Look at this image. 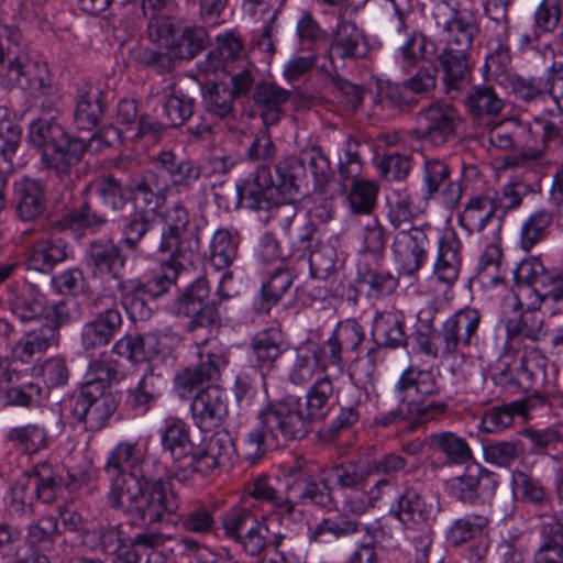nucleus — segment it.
Returning <instances> with one entry per match:
<instances>
[{
    "label": "nucleus",
    "instance_id": "nucleus-1",
    "mask_svg": "<svg viewBox=\"0 0 563 563\" xmlns=\"http://www.w3.org/2000/svg\"><path fill=\"white\" fill-rule=\"evenodd\" d=\"M144 454L136 443L120 442L108 454L103 471L110 481L108 504L133 523L161 522L179 508L170 483L143 473Z\"/></svg>",
    "mask_w": 563,
    "mask_h": 563
},
{
    "label": "nucleus",
    "instance_id": "nucleus-2",
    "mask_svg": "<svg viewBox=\"0 0 563 563\" xmlns=\"http://www.w3.org/2000/svg\"><path fill=\"white\" fill-rule=\"evenodd\" d=\"M333 389L330 378L317 379L306 395L307 416L303 415L297 397L288 396L268 401L257 413L256 428L246 434V459L254 463L268 448L303 439L309 432L310 421L321 420L327 416Z\"/></svg>",
    "mask_w": 563,
    "mask_h": 563
},
{
    "label": "nucleus",
    "instance_id": "nucleus-3",
    "mask_svg": "<svg viewBox=\"0 0 563 563\" xmlns=\"http://www.w3.org/2000/svg\"><path fill=\"white\" fill-rule=\"evenodd\" d=\"M27 142L42 151V163L53 170L65 191H70L79 178L77 165L86 153V142L66 132L54 115L33 120Z\"/></svg>",
    "mask_w": 563,
    "mask_h": 563
},
{
    "label": "nucleus",
    "instance_id": "nucleus-4",
    "mask_svg": "<svg viewBox=\"0 0 563 563\" xmlns=\"http://www.w3.org/2000/svg\"><path fill=\"white\" fill-rule=\"evenodd\" d=\"M299 191H286L282 178L273 175L267 166H260L254 178L236 184L238 202L241 207L263 212L262 219L287 231L298 212L295 203Z\"/></svg>",
    "mask_w": 563,
    "mask_h": 563
},
{
    "label": "nucleus",
    "instance_id": "nucleus-5",
    "mask_svg": "<svg viewBox=\"0 0 563 563\" xmlns=\"http://www.w3.org/2000/svg\"><path fill=\"white\" fill-rule=\"evenodd\" d=\"M20 40L18 27L0 24V87H19L47 96L51 91L47 65L26 51L15 52L13 47Z\"/></svg>",
    "mask_w": 563,
    "mask_h": 563
},
{
    "label": "nucleus",
    "instance_id": "nucleus-6",
    "mask_svg": "<svg viewBox=\"0 0 563 563\" xmlns=\"http://www.w3.org/2000/svg\"><path fill=\"white\" fill-rule=\"evenodd\" d=\"M232 272L223 273L219 280L214 298L206 278L199 277L189 284L175 301V313L187 321L184 324L186 332H195L198 329L208 328L220 323V306L232 298L227 284L232 280Z\"/></svg>",
    "mask_w": 563,
    "mask_h": 563
},
{
    "label": "nucleus",
    "instance_id": "nucleus-7",
    "mask_svg": "<svg viewBox=\"0 0 563 563\" xmlns=\"http://www.w3.org/2000/svg\"><path fill=\"white\" fill-rule=\"evenodd\" d=\"M285 490L294 508L311 505L330 509L334 504L333 486L321 466L299 456L284 470Z\"/></svg>",
    "mask_w": 563,
    "mask_h": 563
},
{
    "label": "nucleus",
    "instance_id": "nucleus-8",
    "mask_svg": "<svg viewBox=\"0 0 563 563\" xmlns=\"http://www.w3.org/2000/svg\"><path fill=\"white\" fill-rule=\"evenodd\" d=\"M159 42L164 43L165 51L137 46L131 51L133 60L161 74L170 71L176 58L191 59L206 48L208 33L201 26L185 27L180 33H176L173 24L172 34Z\"/></svg>",
    "mask_w": 563,
    "mask_h": 563
},
{
    "label": "nucleus",
    "instance_id": "nucleus-9",
    "mask_svg": "<svg viewBox=\"0 0 563 563\" xmlns=\"http://www.w3.org/2000/svg\"><path fill=\"white\" fill-rule=\"evenodd\" d=\"M184 269L183 262H164L159 273L144 282L140 278L122 277L118 280L117 290L120 303L133 320H146L152 309L146 303V297L158 298L167 294L176 284L179 272Z\"/></svg>",
    "mask_w": 563,
    "mask_h": 563
},
{
    "label": "nucleus",
    "instance_id": "nucleus-10",
    "mask_svg": "<svg viewBox=\"0 0 563 563\" xmlns=\"http://www.w3.org/2000/svg\"><path fill=\"white\" fill-rule=\"evenodd\" d=\"M87 308L91 319L82 324L80 342L85 351H90L108 345L121 331L123 318L112 291L91 297Z\"/></svg>",
    "mask_w": 563,
    "mask_h": 563
},
{
    "label": "nucleus",
    "instance_id": "nucleus-11",
    "mask_svg": "<svg viewBox=\"0 0 563 563\" xmlns=\"http://www.w3.org/2000/svg\"><path fill=\"white\" fill-rule=\"evenodd\" d=\"M394 393L398 402L407 404L416 410L419 420L434 419L448 408V405L441 401L423 404L422 400L426 397L438 395L440 388L431 371L417 366H409L401 373L394 387Z\"/></svg>",
    "mask_w": 563,
    "mask_h": 563
},
{
    "label": "nucleus",
    "instance_id": "nucleus-12",
    "mask_svg": "<svg viewBox=\"0 0 563 563\" xmlns=\"http://www.w3.org/2000/svg\"><path fill=\"white\" fill-rule=\"evenodd\" d=\"M158 252L169 254L167 262H183L185 266L190 261L186 256L187 251L194 252L200 244L198 228L190 223L186 208L178 203L172 207L165 222H158Z\"/></svg>",
    "mask_w": 563,
    "mask_h": 563
},
{
    "label": "nucleus",
    "instance_id": "nucleus-13",
    "mask_svg": "<svg viewBox=\"0 0 563 563\" xmlns=\"http://www.w3.org/2000/svg\"><path fill=\"white\" fill-rule=\"evenodd\" d=\"M274 172L282 178V187L288 192L299 191L307 172L311 174L316 186L319 187L325 185L332 175L330 161L318 146L303 150L299 157H285L275 165Z\"/></svg>",
    "mask_w": 563,
    "mask_h": 563
},
{
    "label": "nucleus",
    "instance_id": "nucleus-14",
    "mask_svg": "<svg viewBox=\"0 0 563 563\" xmlns=\"http://www.w3.org/2000/svg\"><path fill=\"white\" fill-rule=\"evenodd\" d=\"M199 364L186 368L175 378L176 389L181 398H186L194 389L203 384H213L221 377L229 363L225 349L217 341L206 340L198 346Z\"/></svg>",
    "mask_w": 563,
    "mask_h": 563
},
{
    "label": "nucleus",
    "instance_id": "nucleus-15",
    "mask_svg": "<svg viewBox=\"0 0 563 563\" xmlns=\"http://www.w3.org/2000/svg\"><path fill=\"white\" fill-rule=\"evenodd\" d=\"M233 443L228 433H214L202 446H197L196 454L186 465H179L173 472L174 479L186 485L195 474L209 476L228 465L232 459Z\"/></svg>",
    "mask_w": 563,
    "mask_h": 563
},
{
    "label": "nucleus",
    "instance_id": "nucleus-16",
    "mask_svg": "<svg viewBox=\"0 0 563 563\" xmlns=\"http://www.w3.org/2000/svg\"><path fill=\"white\" fill-rule=\"evenodd\" d=\"M115 397L100 391L96 385H84L77 395L69 399V412L75 422L84 424L87 431H98L106 427L117 410Z\"/></svg>",
    "mask_w": 563,
    "mask_h": 563
},
{
    "label": "nucleus",
    "instance_id": "nucleus-17",
    "mask_svg": "<svg viewBox=\"0 0 563 563\" xmlns=\"http://www.w3.org/2000/svg\"><path fill=\"white\" fill-rule=\"evenodd\" d=\"M462 123L459 110L448 102H433L418 113V137L440 147L453 141Z\"/></svg>",
    "mask_w": 563,
    "mask_h": 563
},
{
    "label": "nucleus",
    "instance_id": "nucleus-18",
    "mask_svg": "<svg viewBox=\"0 0 563 563\" xmlns=\"http://www.w3.org/2000/svg\"><path fill=\"white\" fill-rule=\"evenodd\" d=\"M438 27L445 33V45L471 49L478 33L476 16L467 9L455 10L449 1H438L432 10Z\"/></svg>",
    "mask_w": 563,
    "mask_h": 563
},
{
    "label": "nucleus",
    "instance_id": "nucleus-19",
    "mask_svg": "<svg viewBox=\"0 0 563 563\" xmlns=\"http://www.w3.org/2000/svg\"><path fill=\"white\" fill-rule=\"evenodd\" d=\"M368 52L369 43L364 30L353 21L340 20L328 49L333 68L343 67L346 62L362 59Z\"/></svg>",
    "mask_w": 563,
    "mask_h": 563
},
{
    "label": "nucleus",
    "instance_id": "nucleus-20",
    "mask_svg": "<svg viewBox=\"0 0 563 563\" xmlns=\"http://www.w3.org/2000/svg\"><path fill=\"white\" fill-rule=\"evenodd\" d=\"M159 233L158 221L153 217V211L137 206L123 221L120 243L131 252H141L143 246L158 252Z\"/></svg>",
    "mask_w": 563,
    "mask_h": 563
},
{
    "label": "nucleus",
    "instance_id": "nucleus-21",
    "mask_svg": "<svg viewBox=\"0 0 563 563\" xmlns=\"http://www.w3.org/2000/svg\"><path fill=\"white\" fill-rule=\"evenodd\" d=\"M446 485L453 498L472 506L485 504L497 487L489 472L479 467L466 468L462 475L450 478Z\"/></svg>",
    "mask_w": 563,
    "mask_h": 563
},
{
    "label": "nucleus",
    "instance_id": "nucleus-22",
    "mask_svg": "<svg viewBox=\"0 0 563 563\" xmlns=\"http://www.w3.org/2000/svg\"><path fill=\"white\" fill-rule=\"evenodd\" d=\"M387 40L397 48L396 58L404 69H410L420 62L430 60L435 54V44L421 31L406 29L397 32L387 30Z\"/></svg>",
    "mask_w": 563,
    "mask_h": 563
},
{
    "label": "nucleus",
    "instance_id": "nucleus-23",
    "mask_svg": "<svg viewBox=\"0 0 563 563\" xmlns=\"http://www.w3.org/2000/svg\"><path fill=\"white\" fill-rule=\"evenodd\" d=\"M191 418L201 431H211L224 421L228 404L224 390L210 385L200 389L190 404Z\"/></svg>",
    "mask_w": 563,
    "mask_h": 563
},
{
    "label": "nucleus",
    "instance_id": "nucleus-24",
    "mask_svg": "<svg viewBox=\"0 0 563 563\" xmlns=\"http://www.w3.org/2000/svg\"><path fill=\"white\" fill-rule=\"evenodd\" d=\"M428 243L426 232L418 227L398 230L393 250L405 274L412 275L421 268L428 256Z\"/></svg>",
    "mask_w": 563,
    "mask_h": 563
},
{
    "label": "nucleus",
    "instance_id": "nucleus-25",
    "mask_svg": "<svg viewBox=\"0 0 563 563\" xmlns=\"http://www.w3.org/2000/svg\"><path fill=\"white\" fill-rule=\"evenodd\" d=\"M251 504H256V512L263 505L271 507L282 520L297 522L302 512L294 508L288 498V492L278 493L269 483L265 475L257 476L246 485V496Z\"/></svg>",
    "mask_w": 563,
    "mask_h": 563
},
{
    "label": "nucleus",
    "instance_id": "nucleus-26",
    "mask_svg": "<svg viewBox=\"0 0 563 563\" xmlns=\"http://www.w3.org/2000/svg\"><path fill=\"white\" fill-rule=\"evenodd\" d=\"M26 477L37 500L44 504L54 501L63 487L73 489L76 485L75 477L63 465L47 462L38 463Z\"/></svg>",
    "mask_w": 563,
    "mask_h": 563
},
{
    "label": "nucleus",
    "instance_id": "nucleus-27",
    "mask_svg": "<svg viewBox=\"0 0 563 563\" xmlns=\"http://www.w3.org/2000/svg\"><path fill=\"white\" fill-rule=\"evenodd\" d=\"M389 515L405 528L417 529L430 519L432 505L426 501L420 488L406 484L390 506Z\"/></svg>",
    "mask_w": 563,
    "mask_h": 563
},
{
    "label": "nucleus",
    "instance_id": "nucleus-28",
    "mask_svg": "<svg viewBox=\"0 0 563 563\" xmlns=\"http://www.w3.org/2000/svg\"><path fill=\"white\" fill-rule=\"evenodd\" d=\"M470 49L445 45L438 54L437 60L442 70L444 93L456 98L470 74Z\"/></svg>",
    "mask_w": 563,
    "mask_h": 563
},
{
    "label": "nucleus",
    "instance_id": "nucleus-29",
    "mask_svg": "<svg viewBox=\"0 0 563 563\" xmlns=\"http://www.w3.org/2000/svg\"><path fill=\"white\" fill-rule=\"evenodd\" d=\"M168 190V183L157 170L148 169L131 177V201L134 210L139 206L153 211V217L157 218L158 209L163 206Z\"/></svg>",
    "mask_w": 563,
    "mask_h": 563
},
{
    "label": "nucleus",
    "instance_id": "nucleus-30",
    "mask_svg": "<svg viewBox=\"0 0 563 563\" xmlns=\"http://www.w3.org/2000/svg\"><path fill=\"white\" fill-rule=\"evenodd\" d=\"M87 263L93 275L120 279L126 255L123 254L121 243L118 244L112 239H96L88 245Z\"/></svg>",
    "mask_w": 563,
    "mask_h": 563
},
{
    "label": "nucleus",
    "instance_id": "nucleus-31",
    "mask_svg": "<svg viewBox=\"0 0 563 563\" xmlns=\"http://www.w3.org/2000/svg\"><path fill=\"white\" fill-rule=\"evenodd\" d=\"M474 125L489 128L504 109V101L489 85L472 86L464 100Z\"/></svg>",
    "mask_w": 563,
    "mask_h": 563
},
{
    "label": "nucleus",
    "instance_id": "nucleus-32",
    "mask_svg": "<svg viewBox=\"0 0 563 563\" xmlns=\"http://www.w3.org/2000/svg\"><path fill=\"white\" fill-rule=\"evenodd\" d=\"M13 201L21 221H33L46 209V188L41 179L22 177L13 184Z\"/></svg>",
    "mask_w": 563,
    "mask_h": 563
},
{
    "label": "nucleus",
    "instance_id": "nucleus-33",
    "mask_svg": "<svg viewBox=\"0 0 563 563\" xmlns=\"http://www.w3.org/2000/svg\"><path fill=\"white\" fill-rule=\"evenodd\" d=\"M161 445L165 453H168L174 462L170 471L173 472L179 465H186L197 452V445L190 438L189 427L181 420L169 421L161 433Z\"/></svg>",
    "mask_w": 563,
    "mask_h": 563
},
{
    "label": "nucleus",
    "instance_id": "nucleus-34",
    "mask_svg": "<svg viewBox=\"0 0 563 563\" xmlns=\"http://www.w3.org/2000/svg\"><path fill=\"white\" fill-rule=\"evenodd\" d=\"M369 401V393L358 388H347L340 400V411L330 421L325 433L335 439L341 432L350 430L363 417Z\"/></svg>",
    "mask_w": 563,
    "mask_h": 563
},
{
    "label": "nucleus",
    "instance_id": "nucleus-35",
    "mask_svg": "<svg viewBox=\"0 0 563 563\" xmlns=\"http://www.w3.org/2000/svg\"><path fill=\"white\" fill-rule=\"evenodd\" d=\"M290 98V91L275 82L260 81L254 86L252 99L254 106L260 110L264 125L272 126L280 121L283 107Z\"/></svg>",
    "mask_w": 563,
    "mask_h": 563
},
{
    "label": "nucleus",
    "instance_id": "nucleus-36",
    "mask_svg": "<svg viewBox=\"0 0 563 563\" xmlns=\"http://www.w3.org/2000/svg\"><path fill=\"white\" fill-rule=\"evenodd\" d=\"M540 306H534L533 300L528 303V308L519 316L508 318L505 321L507 342L509 345L522 343L525 341L538 342L543 334L544 319L539 310Z\"/></svg>",
    "mask_w": 563,
    "mask_h": 563
},
{
    "label": "nucleus",
    "instance_id": "nucleus-37",
    "mask_svg": "<svg viewBox=\"0 0 563 563\" xmlns=\"http://www.w3.org/2000/svg\"><path fill=\"white\" fill-rule=\"evenodd\" d=\"M355 283L356 291L376 299L391 295L398 286V279L391 273L373 267L365 260L357 263Z\"/></svg>",
    "mask_w": 563,
    "mask_h": 563
},
{
    "label": "nucleus",
    "instance_id": "nucleus-38",
    "mask_svg": "<svg viewBox=\"0 0 563 563\" xmlns=\"http://www.w3.org/2000/svg\"><path fill=\"white\" fill-rule=\"evenodd\" d=\"M156 167L167 174L174 186L189 189L201 175V168L192 159L181 158L172 151H162L153 159Z\"/></svg>",
    "mask_w": 563,
    "mask_h": 563
},
{
    "label": "nucleus",
    "instance_id": "nucleus-39",
    "mask_svg": "<svg viewBox=\"0 0 563 563\" xmlns=\"http://www.w3.org/2000/svg\"><path fill=\"white\" fill-rule=\"evenodd\" d=\"M461 242L454 234L445 235L439 241L438 255L433 265L437 280L452 286L461 269Z\"/></svg>",
    "mask_w": 563,
    "mask_h": 563
},
{
    "label": "nucleus",
    "instance_id": "nucleus-40",
    "mask_svg": "<svg viewBox=\"0 0 563 563\" xmlns=\"http://www.w3.org/2000/svg\"><path fill=\"white\" fill-rule=\"evenodd\" d=\"M295 274L284 265L277 266L263 283L260 295L254 300L258 313H267L277 305L283 295L291 287Z\"/></svg>",
    "mask_w": 563,
    "mask_h": 563
},
{
    "label": "nucleus",
    "instance_id": "nucleus-41",
    "mask_svg": "<svg viewBox=\"0 0 563 563\" xmlns=\"http://www.w3.org/2000/svg\"><path fill=\"white\" fill-rule=\"evenodd\" d=\"M82 544L103 555H115L125 548L126 538L120 523H101L82 536Z\"/></svg>",
    "mask_w": 563,
    "mask_h": 563
},
{
    "label": "nucleus",
    "instance_id": "nucleus-42",
    "mask_svg": "<svg viewBox=\"0 0 563 563\" xmlns=\"http://www.w3.org/2000/svg\"><path fill=\"white\" fill-rule=\"evenodd\" d=\"M498 222V213L490 196L472 197L459 216L460 225L468 233L482 232L489 223Z\"/></svg>",
    "mask_w": 563,
    "mask_h": 563
},
{
    "label": "nucleus",
    "instance_id": "nucleus-43",
    "mask_svg": "<svg viewBox=\"0 0 563 563\" xmlns=\"http://www.w3.org/2000/svg\"><path fill=\"white\" fill-rule=\"evenodd\" d=\"M68 257V245L62 239H41L33 243L27 264L31 269L47 273Z\"/></svg>",
    "mask_w": 563,
    "mask_h": 563
},
{
    "label": "nucleus",
    "instance_id": "nucleus-44",
    "mask_svg": "<svg viewBox=\"0 0 563 563\" xmlns=\"http://www.w3.org/2000/svg\"><path fill=\"white\" fill-rule=\"evenodd\" d=\"M108 223L104 214L93 210L88 201L70 210L57 223L62 231H69L76 238H81L86 231L97 232Z\"/></svg>",
    "mask_w": 563,
    "mask_h": 563
},
{
    "label": "nucleus",
    "instance_id": "nucleus-45",
    "mask_svg": "<svg viewBox=\"0 0 563 563\" xmlns=\"http://www.w3.org/2000/svg\"><path fill=\"white\" fill-rule=\"evenodd\" d=\"M260 520L256 504H251L247 498H242L240 504L229 508L220 518L224 537L233 542Z\"/></svg>",
    "mask_w": 563,
    "mask_h": 563
},
{
    "label": "nucleus",
    "instance_id": "nucleus-46",
    "mask_svg": "<svg viewBox=\"0 0 563 563\" xmlns=\"http://www.w3.org/2000/svg\"><path fill=\"white\" fill-rule=\"evenodd\" d=\"M330 485L344 490L358 492L364 488L371 475L368 464L358 461H347L331 467H322Z\"/></svg>",
    "mask_w": 563,
    "mask_h": 563
},
{
    "label": "nucleus",
    "instance_id": "nucleus-47",
    "mask_svg": "<svg viewBox=\"0 0 563 563\" xmlns=\"http://www.w3.org/2000/svg\"><path fill=\"white\" fill-rule=\"evenodd\" d=\"M252 349L257 366L272 369L286 350L280 330L271 328L258 332L252 340Z\"/></svg>",
    "mask_w": 563,
    "mask_h": 563
},
{
    "label": "nucleus",
    "instance_id": "nucleus-48",
    "mask_svg": "<svg viewBox=\"0 0 563 563\" xmlns=\"http://www.w3.org/2000/svg\"><path fill=\"white\" fill-rule=\"evenodd\" d=\"M360 523L352 520L346 515L322 518L313 527L308 528V540L311 543L325 544L330 542L331 537L341 539L352 536L358 531Z\"/></svg>",
    "mask_w": 563,
    "mask_h": 563
},
{
    "label": "nucleus",
    "instance_id": "nucleus-49",
    "mask_svg": "<svg viewBox=\"0 0 563 563\" xmlns=\"http://www.w3.org/2000/svg\"><path fill=\"white\" fill-rule=\"evenodd\" d=\"M104 111L102 92L89 89L78 93L74 109V122L79 130L90 131L100 122Z\"/></svg>",
    "mask_w": 563,
    "mask_h": 563
},
{
    "label": "nucleus",
    "instance_id": "nucleus-50",
    "mask_svg": "<svg viewBox=\"0 0 563 563\" xmlns=\"http://www.w3.org/2000/svg\"><path fill=\"white\" fill-rule=\"evenodd\" d=\"M372 336L387 349L406 347L408 338L402 320L393 312H378L373 321Z\"/></svg>",
    "mask_w": 563,
    "mask_h": 563
},
{
    "label": "nucleus",
    "instance_id": "nucleus-51",
    "mask_svg": "<svg viewBox=\"0 0 563 563\" xmlns=\"http://www.w3.org/2000/svg\"><path fill=\"white\" fill-rule=\"evenodd\" d=\"M432 450L443 454L451 464H465L473 460V452L466 440L449 431L429 435Z\"/></svg>",
    "mask_w": 563,
    "mask_h": 563
},
{
    "label": "nucleus",
    "instance_id": "nucleus-52",
    "mask_svg": "<svg viewBox=\"0 0 563 563\" xmlns=\"http://www.w3.org/2000/svg\"><path fill=\"white\" fill-rule=\"evenodd\" d=\"M534 124L541 129L540 139L544 151L556 152L563 146V109H545L534 118Z\"/></svg>",
    "mask_w": 563,
    "mask_h": 563
},
{
    "label": "nucleus",
    "instance_id": "nucleus-53",
    "mask_svg": "<svg viewBox=\"0 0 563 563\" xmlns=\"http://www.w3.org/2000/svg\"><path fill=\"white\" fill-rule=\"evenodd\" d=\"M320 366V349L316 343H308L296 350V357L288 378L294 385L309 383Z\"/></svg>",
    "mask_w": 563,
    "mask_h": 563
},
{
    "label": "nucleus",
    "instance_id": "nucleus-54",
    "mask_svg": "<svg viewBox=\"0 0 563 563\" xmlns=\"http://www.w3.org/2000/svg\"><path fill=\"white\" fill-rule=\"evenodd\" d=\"M352 181L347 196L351 212L354 216L374 217L373 211L377 203L378 186L366 179L350 178Z\"/></svg>",
    "mask_w": 563,
    "mask_h": 563
},
{
    "label": "nucleus",
    "instance_id": "nucleus-55",
    "mask_svg": "<svg viewBox=\"0 0 563 563\" xmlns=\"http://www.w3.org/2000/svg\"><path fill=\"white\" fill-rule=\"evenodd\" d=\"M543 542L534 553V563H563V534L554 517L541 528Z\"/></svg>",
    "mask_w": 563,
    "mask_h": 563
},
{
    "label": "nucleus",
    "instance_id": "nucleus-56",
    "mask_svg": "<svg viewBox=\"0 0 563 563\" xmlns=\"http://www.w3.org/2000/svg\"><path fill=\"white\" fill-rule=\"evenodd\" d=\"M360 236L362 240V247L360 253L365 260L366 256L373 257L378 261L383 257L388 235L377 217H367L361 222Z\"/></svg>",
    "mask_w": 563,
    "mask_h": 563
},
{
    "label": "nucleus",
    "instance_id": "nucleus-57",
    "mask_svg": "<svg viewBox=\"0 0 563 563\" xmlns=\"http://www.w3.org/2000/svg\"><path fill=\"white\" fill-rule=\"evenodd\" d=\"M179 527L187 533L208 536L217 531L216 510L213 507L197 504L179 515Z\"/></svg>",
    "mask_w": 563,
    "mask_h": 563
},
{
    "label": "nucleus",
    "instance_id": "nucleus-58",
    "mask_svg": "<svg viewBox=\"0 0 563 563\" xmlns=\"http://www.w3.org/2000/svg\"><path fill=\"white\" fill-rule=\"evenodd\" d=\"M101 203L112 211H121L131 201V178L126 184L112 175L102 177L96 186Z\"/></svg>",
    "mask_w": 563,
    "mask_h": 563
},
{
    "label": "nucleus",
    "instance_id": "nucleus-59",
    "mask_svg": "<svg viewBox=\"0 0 563 563\" xmlns=\"http://www.w3.org/2000/svg\"><path fill=\"white\" fill-rule=\"evenodd\" d=\"M58 340V332L55 327L41 325L38 329L29 332L15 345L14 353L23 362L35 354L43 353Z\"/></svg>",
    "mask_w": 563,
    "mask_h": 563
},
{
    "label": "nucleus",
    "instance_id": "nucleus-60",
    "mask_svg": "<svg viewBox=\"0 0 563 563\" xmlns=\"http://www.w3.org/2000/svg\"><path fill=\"white\" fill-rule=\"evenodd\" d=\"M11 311L23 322L35 320L45 312V297L33 286L10 298Z\"/></svg>",
    "mask_w": 563,
    "mask_h": 563
},
{
    "label": "nucleus",
    "instance_id": "nucleus-61",
    "mask_svg": "<svg viewBox=\"0 0 563 563\" xmlns=\"http://www.w3.org/2000/svg\"><path fill=\"white\" fill-rule=\"evenodd\" d=\"M156 336L152 334H128L118 340L112 351L131 362L145 361L156 352Z\"/></svg>",
    "mask_w": 563,
    "mask_h": 563
},
{
    "label": "nucleus",
    "instance_id": "nucleus-62",
    "mask_svg": "<svg viewBox=\"0 0 563 563\" xmlns=\"http://www.w3.org/2000/svg\"><path fill=\"white\" fill-rule=\"evenodd\" d=\"M165 383L166 382L161 374H156L152 369H148L139 380L136 387L130 390L129 397L132 407L147 411L150 407L162 396Z\"/></svg>",
    "mask_w": 563,
    "mask_h": 563
},
{
    "label": "nucleus",
    "instance_id": "nucleus-63",
    "mask_svg": "<svg viewBox=\"0 0 563 563\" xmlns=\"http://www.w3.org/2000/svg\"><path fill=\"white\" fill-rule=\"evenodd\" d=\"M8 440L24 454H34L47 445V433L37 423L13 428L8 433Z\"/></svg>",
    "mask_w": 563,
    "mask_h": 563
},
{
    "label": "nucleus",
    "instance_id": "nucleus-64",
    "mask_svg": "<svg viewBox=\"0 0 563 563\" xmlns=\"http://www.w3.org/2000/svg\"><path fill=\"white\" fill-rule=\"evenodd\" d=\"M238 236L227 229H218L210 244V263L217 269L229 267L238 255Z\"/></svg>",
    "mask_w": 563,
    "mask_h": 563
}]
</instances>
